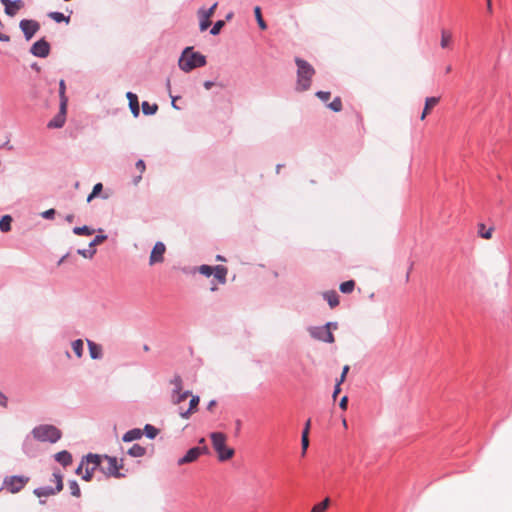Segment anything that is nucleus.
<instances>
[{
    "mask_svg": "<svg viewBox=\"0 0 512 512\" xmlns=\"http://www.w3.org/2000/svg\"><path fill=\"white\" fill-rule=\"evenodd\" d=\"M295 63L297 65L296 90L303 92L310 88L315 69L307 61L298 57L295 58Z\"/></svg>",
    "mask_w": 512,
    "mask_h": 512,
    "instance_id": "1",
    "label": "nucleus"
},
{
    "mask_svg": "<svg viewBox=\"0 0 512 512\" xmlns=\"http://www.w3.org/2000/svg\"><path fill=\"white\" fill-rule=\"evenodd\" d=\"M178 64L181 70L189 72L194 68L204 66L206 64V58L198 52H193L192 47H186L182 52Z\"/></svg>",
    "mask_w": 512,
    "mask_h": 512,
    "instance_id": "2",
    "label": "nucleus"
},
{
    "mask_svg": "<svg viewBox=\"0 0 512 512\" xmlns=\"http://www.w3.org/2000/svg\"><path fill=\"white\" fill-rule=\"evenodd\" d=\"M212 445L217 452L219 461H227L234 456V449L226 445L227 437L222 432H213L210 434Z\"/></svg>",
    "mask_w": 512,
    "mask_h": 512,
    "instance_id": "3",
    "label": "nucleus"
},
{
    "mask_svg": "<svg viewBox=\"0 0 512 512\" xmlns=\"http://www.w3.org/2000/svg\"><path fill=\"white\" fill-rule=\"evenodd\" d=\"M97 469H99V455L89 454L81 461L76 469V474L80 475L83 480L90 481Z\"/></svg>",
    "mask_w": 512,
    "mask_h": 512,
    "instance_id": "4",
    "label": "nucleus"
},
{
    "mask_svg": "<svg viewBox=\"0 0 512 512\" xmlns=\"http://www.w3.org/2000/svg\"><path fill=\"white\" fill-rule=\"evenodd\" d=\"M35 439L55 443L61 438V431L53 425H39L32 430Z\"/></svg>",
    "mask_w": 512,
    "mask_h": 512,
    "instance_id": "5",
    "label": "nucleus"
},
{
    "mask_svg": "<svg viewBox=\"0 0 512 512\" xmlns=\"http://www.w3.org/2000/svg\"><path fill=\"white\" fill-rule=\"evenodd\" d=\"M170 382L174 386L170 396L171 403L179 406L191 395V392L183 390V381L179 375L174 376Z\"/></svg>",
    "mask_w": 512,
    "mask_h": 512,
    "instance_id": "6",
    "label": "nucleus"
},
{
    "mask_svg": "<svg viewBox=\"0 0 512 512\" xmlns=\"http://www.w3.org/2000/svg\"><path fill=\"white\" fill-rule=\"evenodd\" d=\"M122 466L118 465V461L114 457L100 456L99 455V469L106 476L120 477L122 476L119 472Z\"/></svg>",
    "mask_w": 512,
    "mask_h": 512,
    "instance_id": "7",
    "label": "nucleus"
},
{
    "mask_svg": "<svg viewBox=\"0 0 512 512\" xmlns=\"http://www.w3.org/2000/svg\"><path fill=\"white\" fill-rule=\"evenodd\" d=\"M200 274L209 277L211 275L220 283L225 284L227 281L228 269L223 265L217 266H209V265H201L198 268Z\"/></svg>",
    "mask_w": 512,
    "mask_h": 512,
    "instance_id": "8",
    "label": "nucleus"
},
{
    "mask_svg": "<svg viewBox=\"0 0 512 512\" xmlns=\"http://www.w3.org/2000/svg\"><path fill=\"white\" fill-rule=\"evenodd\" d=\"M29 478L25 476H9L4 479L3 488L12 494L21 491L28 483Z\"/></svg>",
    "mask_w": 512,
    "mask_h": 512,
    "instance_id": "9",
    "label": "nucleus"
},
{
    "mask_svg": "<svg viewBox=\"0 0 512 512\" xmlns=\"http://www.w3.org/2000/svg\"><path fill=\"white\" fill-rule=\"evenodd\" d=\"M208 452H209V450L206 445L193 447V448L189 449L183 457L178 459L177 464L179 466H182L185 464L193 463V462L197 461V459L201 455L207 454Z\"/></svg>",
    "mask_w": 512,
    "mask_h": 512,
    "instance_id": "10",
    "label": "nucleus"
},
{
    "mask_svg": "<svg viewBox=\"0 0 512 512\" xmlns=\"http://www.w3.org/2000/svg\"><path fill=\"white\" fill-rule=\"evenodd\" d=\"M331 323H327L323 327H316L310 330L312 337L327 343H333L335 341L334 335L331 330Z\"/></svg>",
    "mask_w": 512,
    "mask_h": 512,
    "instance_id": "11",
    "label": "nucleus"
},
{
    "mask_svg": "<svg viewBox=\"0 0 512 512\" xmlns=\"http://www.w3.org/2000/svg\"><path fill=\"white\" fill-rule=\"evenodd\" d=\"M218 3H214L209 9H200L198 11L199 27L201 31H205L211 25L210 18L213 16Z\"/></svg>",
    "mask_w": 512,
    "mask_h": 512,
    "instance_id": "12",
    "label": "nucleus"
},
{
    "mask_svg": "<svg viewBox=\"0 0 512 512\" xmlns=\"http://www.w3.org/2000/svg\"><path fill=\"white\" fill-rule=\"evenodd\" d=\"M19 26L27 40H30L40 29V24L35 20H21Z\"/></svg>",
    "mask_w": 512,
    "mask_h": 512,
    "instance_id": "13",
    "label": "nucleus"
},
{
    "mask_svg": "<svg viewBox=\"0 0 512 512\" xmlns=\"http://www.w3.org/2000/svg\"><path fill=\"white\" fill-rule=\"evenodd\" d=\"M165 251H166V247H165L164 243L157 242L151 251L150 258H149V264L154 265L156 263L163 262Z\"/></svg>",
    "mask_w": 512,
    "mask_h": 512,
    "instance_id": "14",
    "label": "nucleus"
},
{
    "mask_svg": "<svg viewBox=\"0 0 512 512\" xmlns=\"http://www.w3.org/2000/svg\"><path fill=\"white\" fill-rule=\"evenodd\" d=\"M30 51L34 56L47 57L50 52V45L44 39H40L32 45Z\"/></svg>",
    "mask_w": 512,
    "mask_h": 512,
    "instance_id": "15",
    "label": "nucleus"
},
{
    "mask_svg": "<svg viewBox=\"0 0 512 512\" xmlns=\"http://www.w3.org/2000/svg\"><path fill=\"white\" fill-rule=\"evenodd\" d=\"M189 408L187 410H183L179 407V415L183 419H189L191 415H193L197 409L200 402V398L197 395H190Z\"/></svg>",
    "mask_w": 512,
    "mask_h": 512,
    "instance_id": "16",
    "label": "nucleus"
},
{
    "mask_svg": "<svg viewBox=\"0 0 512 512\" xmlns=\"http://www.w3.org/2000/svg\"><path fill=\"white\" fill-rule=\"evenodd\" d=\"M1 3L5 7V13L8 16H15L16 13L24 7V2L22 0H0Z\"/></svg>",
    "mask_w": 512,
    "mask_h": 512,
    "instance_id": "17",
    "label": "nucleus"
},
{
    "mask_svg": "<svg viewBox=\"0 0 512 512\" xmlns=\"http://www.w3.org/2000/svg\"><path fill=\"white\" fill-rule=\"evenodd\" d=\"M439 101H440L439 97L426 98L424 109H423L420 119L424 120L427 117V115L431 112V110L439 103Z\"/></svg>",
    "mask_w": 512,
    "mask_h": 512,
    "instance_id": "18",
    "label": "nucleus"
},
{
    "mask_svg": "<svg viewBox=\"0 0 512 512\" xmlns=\"http://www.w3.org/2000/svg\"><path fill=\"white\" fill-rule=\"evenodd\" d=\"M126 96L129 100V107L132 114L137 117L139 115V102L137 95L132 92H128Z\"/></svg>",
    "mask_w": 512,
    "mask_h": 512,
    "instance_id": "19",
    "label": "nucleus"
},
{
    "mask_svg": "<svg viewBox=\"0 0 512 512\" xmlns=\"http://www.w3.org/2000/svg\"><path fill=\"white\" fill-rule=\"evenodd\" d=\"M452 39H453V36H452L451 31H449L447 29L441 30V41H440L441 48H443V49L449 48L452 43Z\"/></svg>",
    "mask_w": 512,
    "mask_h": 512,
    "instance_id": "20",
    "label": "nucleus"
},
{
    "mask_svg": "<svg viewBox=\"0 0 512 512\" xmlns=\"http://www.w3.org/2000/svg\"><path fill=\"white\" fill-rule=\"evenodd\" d=\"M142 435H143L142 430L135 428V429H132V430H129L128 432H126L122 439L124 442H131L133 440L140 439L142 437Z\"/></svg>",
    "mask_w": 512,
    "mask_h": 512,
    "instance_id": "21",
    "label": "nucleus"
},
{
    "mask_svg": "<svg viewBox=\"0 0 512 512\" xmlns=\"http://www.w3.org/2000/svg\"><path fill=\"white\" fill-rule=\"evenodd\" d=\"M323 297L331 308H335L339 304V296L335 291L324 292Z\"/></svg>",
    "mask_w": 512,
    "mask_h": 512,
    "instance_id": "22",
    "label": "nucleus"
},
{
    "mask_svg": "<svg viewBox=\"0 0 512 512\" xmlns=\"http://www.w3.org/2000/svg\"><path fill=\"white\" fill-rule=\"evenodd\" d=\"M55 459L63 466H68L72 463V456L67 451L58 452L55 455Z\"/></svg>",
    "mask_w": 512,
    "mask_h": 512,
    "instance_id": "23",
    "label": "nucleus"
},
{
    "mask_svg": "<svg viewBox=\"0 0 512 512\" xmlns=\"http://www.w3.org/2000/svg\"><path fill=\"white\" fill-rule=\"evenodd\" d=\"M88 347L92 359H99L102 356V349L98 344L88 341Z\"/></svg>",
    "mask_w": 512,
    "mask_h": 512,
    "instance_id": "24",
    "label": "nucleus"
},
{
    "mask_svg": "<svg viewBox=\"0 0 512 512\" xmlns=\"http://www.w3.org/2000/svg\"><path fill=\"white\" fill-rule=\"evenodd\" d=\"M145 453H146V449L139 444H134L128 450V454L132 457H142Z\"/></svg>",
    "mask_w": 512,
    "mask_h": 512,
    "instance_id": "25",
    "label": "nucleus"
},
{
    "mask_svg": "<svg viewBox=\"0 0 512 512\" xmlns=\"http://www.w3.org/2000/svg\"><path fill=\"white\" fill-rule=\"evenodd\" d=\"M66 117L57 114L49 123L48 128H61L65 123Z\"/></svg>",
    "mask_w": 512,
    "mask_h": 512,
    "instance_id": "26",
    "label": "nucleus"
},
{
    "mask_svg": "<svg viewBox=\"0 0 512 512\" xmlns=\"http://www.w3.org/2000/svg\"><path fill=\"white\" fill-rule=\"evenodd\" d=\"M48 17L57 23H60V22L69 23L70 22V17L65 16L63 13H60V12H50L48 14Z\"/></svg>",
    "mask_w": 512,
    "mask_h": 512,
    "instance_id": "27",
    "label": "nucleus"
},
{
    "mask_svg": "<svg viewBox=\"0 0 512 512\" xmlns=\"http://www.w3.org/2000/svg\"><path fill=\"white\" fill-rule=\"evenodd\" d=\"M95 232L94 229L88 227V226H82V227H74L73 228V233L75 235H86V236H90L92 235L93 233Z\"/></svg>",
    "mask_w": 512,
    "mask_h": 512,
    "instance_id": "28",
    "label": "nucleus"
},
{
    "mask_svg": "<svg viewBox=\"0 0 512 512\" xmlns=\"http://www.w3.org/2000/svg\"><path fill=\"white\" fill-rule=\"evenodd\" d=\"M158 106L157 104H149L148 102L144 101L142 103V111L145 115H153L157 112Z\"/></svg>",
    "mask_w": 512,
    "mask_h": 512,
    "instance_id": "29",
    "label": "nucleus"
},
{
    "mask_svg": "<svg viewBox=\"0 0 512 512\" xmlns=\"http://www.w3.org/2000/svg\"><path fill=\"white\" fill-rule=\"evenodd\" d=\"M330 505V499L325 498L322 502L313 506L311 512H325Z\"/></svg>",
    "mask_w": 512,
    "mask_h": 512,
    "instance_id": "30",
    "label": "nucleus"
},
{
    "mask_svg": "<svg viewBox=\"0 0 512 512\" xmlns=\"http://www.w3.org/2000/svg\"><path fill=\"white\" fill-rule=\"evenodd\" d=\"M12 218L9 215H5L0 220V230L8 232L11 229Z\"/></svg>",
    "mask_w": 512,
    "mask_h": 512,
    "instance_id": "31",
    "label": "nucleus"
},
{
    "mask_svg": "<svg viewBox=\"0 0 512 512\" xmlns=\"http://www.w3.org/2000/svg\"><path fill=\"white\" fill-rule=\"evenodd\" d=\"M493 228L486 229L484 224L478 225V234L484 239H490L492 237Z\"/></svg>",
    "mask_w": 512,
    "mask_h": 512,
    "instance_id": "32",
    "label": "nucleus"
},
{
    "mask_svg": "<svg viewBox=\"0 0 512 512\" xmlns=\"http://www.w3.org/2000/svg\"><path fill=\"white\" fill-rule=\"evenodd\" d=\"M340 291L342 293H351L355 288V282L353 280H348L340 284Z\"/></svg>",
    "mask_w": 512,
    "mask_h": 512,
    "instance_id": "33",
    "label": "nucleus"
},
{
    "mask_svg": "<svg viewBox=\"0 0 512 512\" xmlns=\"http://www.w3.org/2000/svg\"><path fill=\"white\" fill-rule=\"evenodd\" d=\"M72 349L77 357H82L83 354V341L81 339L75 340L72 343Z\"/></svg>",
    "mask_w": 512,
    "mask_h": 512,
    "instance_id": "34",
    "label": "nucleus"
},
{
    "mask_svg": "<svg viewBox=\"0 0 512 512\" xmlns=\"http://www.w3.org/2000/svg\"><path fill=\"white\" fill-rule=\"evenodd\" d=\"M254 13H255V16H256V19H257L259 27L262 30H265L267 28V25H266L265 21L262 18L261 9H260L259 6H256L254 8Z\"/></svg>",
    "mask_w": 512,
    "mask_h": 512,
    "instance_id": "35",
    "label": "nucleus"
},
{
    "mask_svg": "<svg viewBox=\"0 0 512 512\" xmlns=\"http://www.w3.org/2000/svg\"><path fill=\"white\" fill-rule=\"evenodd\" d=\"M328 107L334 112H340L342 110V101L340 97L334 98V100L328 104Z\"/></svg>",
    "mask_w": 512,
    "mask_h": 512,
    "instance_id": "36",
    "label": "nucleus"
},
{
    "mask_svg": "<svg viewBox=\"0 0 512 512\" xmlns=\"http://www.w3.org/2000/svg\"><path fill=\"white\" fill-rule=\"evenodd\" d=\"M53 482L56 484V491L60 492L63 489V478L60 473H53Z\"/></svg>",
    "mask_w": 512,
    "mask_h": 512,
    "instance_id": "37",
    "label": "nucleus"
},
{
    "mask_svg": "<svg viewBox=\"0 0 512 512\" xmlns=\"http://www.w3.org/2000/svg\"><path fill=\"white\" fill-rule=\"evenodd\" d=\"M102 189H103L102 183L95 184L94 187H93L92 192L87 197V202H91L93 198L98 196L100 194V192L102 191Z\"/></svg>",
    "mask_w": 512,
    "mask_h": 512,
    "instance_id": "38",
    "label": "nucleus"
},
{
    "mask_svg": "<svg viewBox=\"0 0 512 512\" xmlns=\"http://www.w3.org/2000/svg\"><path fill=\"white\" fill-rule=\"evenodd\" d=\"M77 253L79 255H81L82 257L84 258H87V259H92L93 256L95 255L96 253V250L93 249V248H90V249H78L77 250Z\"/></svg>",
    "mask_w": 512,
    "mask_h": 512,
    "instance_id": "39",
    "label": "nucleus"
},
{
    "mask_svg": "<svg viewBox=\"0 0 512 512\" xmlns=\"http://www.w3.org/2000/svg\"><path fill=\"white\" fill-rule=\"evenodd\" d=\"M69 489L73 496L80 497L81 491H80L79 485L76 481L73 480V481L69 482Z\"/></svg>",
    "mask_w": 512,
    "mask_h": 512,
    "instance_id": "40",
    "label": "nucleus"
},
{
    "mask_svg": "<svg viewBox=\"0 0 512 512\" xmlns=\"http://www.w3.org/2000/svg\"><path fill=\"white\" fill-rule=\"evenodd\" d=\"M144 431L148 438L153 439L158 434V429H156L154 426L147 424L144 428Z\"/></svg>",
    "mask_w": 512,
    "mask_h": 512,
    "instance_id": "41",
    "label": "nucleus"
},
{
    "mask_svg": "<svg viewBox=\"0 0 512 512\" xmlns=\"http://www.w3.org/2000/svg\"><path fill=\"white\" fill-rule=\"evenodd\" d=\"M309 447V437L306 436V433H302L301 436V448H302V456H305L306 451Z\"/></svg>",
    "mask_w": 512,
    "mask_h": 512,
    "instance_id": "42",
    "label": "nucleus"
},
{
    "mask_svg": "<svg viewBox=\"0 0 512 512\" xmlns=\"http://www.w3.org/2000/svg\"><path fill=\"white\" fill-rule=\"evenodd\" d=\"M136 169L140 172V174H142L145 171L146 166L143 160H138L136 162ZM140 179L141 175L135 178L134 183L137 184L140 181Z\"/></svg>",
    "mask_w": 512,
    "mask_h": 512,
    "instance_id": "43",
    "label": "nucleus"
},
{
    "mask_svg": "<svg viewBox=\"0 0 512 512\" xmlns=\"http://www.w3.org/2000/svg\"><path fill=\"white\" fill-rule=\"evenodd\" d=\"M107 239V236L106 235H97L90 243H89V247L90 248H93L97 245H100L102 244L105 240Z\"/></svg>",
    "mask_w": 512,
    "mask_h": 512,
    "instance_id": "44",
    "label": "nucleus"
},
{
    "mask_svg": "<svg viewBox=\"0 0 512 512\" xmlns=\"http://www.w3.org/2000/svg\"><path fill=\"white\" fill-rule=\"evenodd\" d=\"M224 24H225V23H224V21H222V20L217 21V22L214 24V26L212 27V29H211L210 33H211L212 35H217V34H219V33H220V31H221V29H222V27L224 26Z\"/></svg>",
    "mask_w": 512,
    "mask_h": 512,
    "instance_id": "45",
    "label": "nucleus"
},
{
    "mask_svg": "<svg viewBox=\"0 0 512 512\" xmlns=\"http://www.w3.org/2000/svg\"><path fill=\"white\" fill-rule=\"evenodd\" d=\"M60 100H61L60 101V111L58 114L66 117L68 99H67V97H63V98H60Z\"/></svg>",
    "mask_w": 512,
    "mask_h": 512,
    "instance_id": "46",
    "label": "nucleus"
},
{
    "mask_svg": "<svg viewBox=\"0 0 512 512\" xmlns=\"http://www.w3.org/2000/svg\"><path fill=\"white\" fill-rule=\"evenodd\" d=\"M316 96H317L320 100H322V101L326 102V101H328V100L330 99L331 93H330V92H327V91H318V92L316 93Z\"/></svg>",
    "mask_w": 512,
    "mask_h": 512,
    "instance_id": "47",
    "label": "nucleus"
},
{
    "mask_svg": "<svg viewBox=\"0 0 512 512\" xmlns=\"http://www.w3.org/2000/svg\"><path fill=\"white\" fill-rule=\"evenodd\" d=\"M54 215H55L54 209H48L41 213V216L45 219H52L54 217Z\"/></svg>",
    "mask_w": 512,
    "mask_h": 512,
    "instance_id": "48",
    "label": "nucleus"
},
{
    "mask_svg": "<svg viewBox=\"0 0 512 512\" xmlns=\"http://www.w3.org/2000/svg\"><path fill=\"white\" fill-rule=\"evenodd\" d=\"M349 369H350L349 365H345L343 367L342 373H341L340 378H339V380L337 382L343 383L345 381L346 375H347Z\"/></svg>",
    "mask_w": 512,
    "mask_h": 512,
    "instance_id": "49",
    "label": "nucleus"
},
{
    "mask_svg": "<svg viewBox=\"0 0 512 512\" xmlns=\"http://www.w3.org/2000/svg\"><path fill=\"white\" fill-rule=\"evenodd\" d=\"M65 82L64 80H61L60 83H59V94H60V98H63V97H66L65 96Z\"/></svg>",
    "mask_w": 512,
    "mask_h": 512,
    "instance_id": "50",
    "label": "nucleus"
},
{
    "mask_svg": "<svg viewBox=\"0 0 512 512\" xmlns=\"http://www.w3.org/2000/svg\"><path fill=\"white\" fill-rule=\"evenodd\" d=\"M348 405V397L344 396L341 398L339 406L342 410H346Z\"/></svg>",
    "mask_w": 512,
    "mask_h": 512,
    "instance_id": "51",
    "label": "nucleus"
},
{
    "mask_svg": "<svg viewBox=\"0 0 512 512\" xmlns=\"http://www.w3.org/2000/svg\"><path fill=\"white\" fill-rule=\"evenodd\" d=\"M7 404H8L7 397L2 392H0V405L2 407H7Z\"/></svg>",
    "mask_w": 512,
    "mask_h": 512,
    "instance_id": "52",
    "label": "nucleus"
},
{
    "mask_svg": "<svg viewBox=\"0 0 512 512\" xmlns=\"http://www.w3.org/2000/svg\"><path fill=\"white\" fill-rule=\"evenodd\" d=\"M310 426H311V420L308 419L305 423V427L302 431V433H306V436L309 437V431H310Z\"/></svg>",
    "mask_w": 512,
    "mask_h": 512,
    "instance_id": "53",
    "label": "nucleus"
},
{
    "mask_svg": "<svg viewBox=\"0 0 512 512\" xmlns=\"http://www.w3.org/2000/svg\"><path fill=\"white\" fill-rule=\"evenodd\" d=\"M342 383L340 382H337L336 385H335V389H334V392H333V398L335 399L337 397V395L340 393L341 391V388H340V385Z\"/></svg>",
    "mask_w": 512,
    "mask_h": 512,
    "instance_id": "54",
    "label": "nucleus"
},
{
    "mask_svg": "<svg viewBox=\"0 0 512 512\" xmlns=\"http://www.w3.org/2000/svg\"><path fill=\"white\" fill-rule=\"evenodd\" d=\"M216 406V401L215 400H211L208 405H207V409L209 411H213L214 407Z\"/></svg>",
    "mask_w": 512,
    "mask_h": 512,
    "instance_id": "55",
    "label": "nucleus"
},
{
    "mask_svg": "<svg viewBox=\"0 0 512 512\" xmlns=\"http://www.w3.org/2000/svg\"><path fill=\"white\" fill-rule=\"evenodd\" d=\"M0 41H2V42H9L10 41V37L8 35L2 34L0 32Z\"/></svg>",
    "mask_w": 512,
    "mask_h": 512,
    "instance_id": "56",
    "label": "nucleus"
},
{
    "mask_svg": "<svg viewBox=\"0 0 512 512\" xmlns=\"http://www.w3.org/2000/svg\"><path fill=\"white\" fill-rule=\"evenodd\" d=\"M213 85H214V83H213V82H211V81H205V82H204V87H205V89H207V90L211 89V88L213 87Z\"/></svg>",
    "mask_w": 512,
    "mask_h": 512,
    "instance_id": "57",
    "label": "nucleus"
},
{
    "mask_svg": "<svg viewBox=\"0 0 512 512\" xmlns=\"http://www.w3.org/2000/svg\"><path fill=\"white\" fill-rule=\"evenodd\" d=\"M487 2V10L489 13H492V1L491 0H486Z\"/></svg>",
    "mask_w": 512,
    "mask_h": 512,
    "instance_id": "58",
    "label": "nucleus"
},
{
    "mask_svg": "<svg viewBox=\"0 0 512 512\" xmlns=\"http://www.w3.org/2000/svg\"><path fill=\"white\" fill-rule=\"evenodd\" d=\"M73 220H74V215L73 214H69V215L66 216V221L67 222L71 223V222H73Z\"/></svg>",
    "mask_w": 512,
    "mask_h": 512,
    "instance_id": "59",
    "label": "nucleus"
},
{
    "mask_svg": "<svg viewBox=\"0 0 512 512\" xmlns=\"http://www.w3.org/2000/svg\"><path fill=\"white\" fill-rule=\"evenodd\" d=\"M451 71H452V66L451 65L446 66V68H445L446 74H449Z\"/></svg>",
    "mask_w": 512,
    "mask_h": 512,
    "instance_id": "60",
    "label": "nucleus"
},
{
    "mask_svg": "<svg viewBox=\"0 0 512 512\" xmlns=\"http://www.w3.org/2000/svg\"><path fill=\"white\" fill-rule=\"evenodd\" d=\"M216 260L217 261H226V259L223 256H221V255H217L216 256Z\"/></svg>",
    "mask_w": 512,
    "mask_h": 512,
    "instance_id": "61",
    "label": "nucleus"
},
{
    "mask_svg": "<svg viewBox=\"0 0 512 512\" xmlns=\"http://www.w3.org/2000/svg\"><path fill=\"white\" fill-rule=\"evenodd\" d=\"M342 425H343V427H344L345 429L348 427V425H347V421H346V419H345V418H343V419H342Z\"/></svg>",
    "mask_w": 512,
    "mask_h": 512,
    "instance_id": "62",
    "label": "nucleus"
},
{
    "mask_svg": "<svg viewBox=\"0 0 512 512\" xmlns=\"http://www.w3.org/2000/svg\"><path fill=\"white\" fill-rule=\"evenodd\" d=\"M210 290H211L212 292H215V291H217V290H218V287H217L216 285H213V286H211Z\"/></svg>",
    "mask_w": 512,
    "mask_h": 512,
    "instance_id": "63",
    "label": "nucleus"
},
{
    "mask_svg": "<svg viewBox=\"0 0 512 512\" xmlns=\"http://www.w3.org/2000/svg\"><path fill=\"white\" fill-rule=\"evenodd\" d=\"M199 444H200V445H202V446H204V445H205V438H201V439L199 440Z\"/></svg>",
    "mask_w": 512,
    "mask_h": 512,
    "instance_id": "64",
    "label": "nucleus"
}]
</instances>
